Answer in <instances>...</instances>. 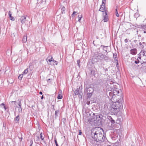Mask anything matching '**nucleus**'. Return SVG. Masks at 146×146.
Instances as JSON below:
<instances>
[{
  "label": "nucleus",
  "mask_w": 146,
  "mask_h": 146,
  "mask_svg": "<svg viewBox=\"0 0 146 146\" xmlns=\"http://www.w3.org/2000/svg\"><path fill=\"white\" fill-rule=\"evenodd\" d=\"M76 13H77L76 12L74 11L73 12V13L72 15V17H73L75 15V14Z\"/></svg>",
  "instance_id": "39"
},
{
  "label": "nucleus",
  "mask_w": 146,
  "mask_h": 146,
  "mask_svg": "<svg viewBox=\"0 0 146 146\" xmlns=\"http://www.w3.org/2000/svg\"><path fill=\"white\" fill-rule=\"evenodd\" d=\"M92 92H88L87 94V95L88 97L90 98L92 95Z\"/></svg>",
  "instance_id": "34"
},
{
  "label": "nucleus",
  "mask_w": 146,
  "mask_h": 146,
  "mask_svg": "<svg viewBox=\"0 0 146 146\" xmlns=\"http://www.w3.org/2000/svg\"><path fill=\"white\" fill-rule=\"evenodd\" d=\"M53 58L52 57L51 58V59H51V60H53Z\"/></svg>",
  "instance_id": "61"
},
{
  "label": "nucleus",
  "mask_w": 146,
  "mask_h": 146,
  "mask_svg": "<svg viewBox=\"0 0 146 146\" xmlns=\"http://www.w3.org/2000/svg\"><path fill=\"white\" fill-rule=\"evenodd\" d=\"M92 90V89L91 88H88V91L89 92H90L91 90L90 89Z\"/></svg>",
  "instance_id": "47"
},
{
  "label": "nucleus",
  "mask_w": 146,
  "mask_h": 146,
  "mask_svg": "<svg viewBox=\"0 0 146 146\" xmlns=\"http://www.w3.org/2000/svg\"><path fill=\"white\" fill-rule=\"evenodd\" d=\"M112 91L114 96H117L119 93V91L117 90H113Z\"/></svg>",
  "instance_id": "16"
},
{
  "label": "nucleus",
  "mask_w": 146,
  "mask_h": 146,
  "mask_svg": "<svg viewBox=\"0 0 146 146\" xmlns=\"http://www.w3.org/2000/svg\"><path fill=\"white\" fill-rule=\"evenodd\" d=\"M61 10L62 11L61 13H62V14L64 13H65V8L64 7H63Z\"/></svg>",
  "instance_id": "28"
},
{
  "label": "nucleus",
  "mask_w": 146,
  "mask_h": 146,
  "mask_svg": "<svg viewBox=\"0 0 146 146\" xmlns=\"http://www.w3.org/2000/svg\"><path fill=\"white\" fill-rule=\"evenodd\" d=\"M100 118V116L97 113H93L92 115L91 116V117L89 121L90 120L91 122H95V121H99Z\"/></svg>",
  "instance_id": "3"
},
{
  "label": "nucleus",
  "mask_w": 146,
  "mask_h": 146,
  "mask_svg": "<svg viewBox=\"0 0 146 146\" xmlns=\"http://www.w3.org/2000/svg\"><path fill=\"white\" fill-rule=\"evenodd\" d=\"M19 109V111H21V109H20V108H18ZM22 111H21V112Z\"/></svg>",
  "instance_id": "58"
},
{
  "label": "nucleus",
  "mask_w": 146,
  "mask_h": 146,
  "mask_svg": "<svg viewBox=\"0 0 146 146\" xmlns=\"http://www.w3.org/2000/svg\"><path fill=\"white\" fill-rule=\"evenodd\" d=\"M62 98V96L61 95L59 94H58V97L57 98L58 99H61Z\"/></svg>",
  "instance_id": "35"
},
{
  "label": "nucleus",
  "mask_w": 146,
  "mask_h": 146,
  "mask_svg": "<svg viewBox=\"0 0 146 146\" xmlns=\"http://www.w3.org/2000/svg\"><path fill=\"white\" fill-rule=\"evenodd\" d=\"M9 83H11V84H12V83H13V81H12V82H9Z\"/></svg>",
  "instance_id": "59"
},
{
  "label": "nucleus",
  "mask_w": 146,
  "mask_h": 146,
  "mask_svg": "<svg viewBox=\"0 0 146 146\" xmlns=\"http://www.w3.org/2000/svg\"><path fill=\"white\" fill-rule=\"evenodd\" d=\"M60 112L59 110H56L55 111V117L56 118L58 116V114Z\"/></svg>",
  "instance_id": "20"
},
{
  "label": "nucleus",
  "mask_w": 146,
  "mask_h": 146,
  "mask_svg": "<svg viewBox=\"0 0 146 146\" xmlns=\"http://www.w3.org/2000/svg\"><path fill=\"white\" fill-rule=\"evenodd\" d=\"M20 20L22 24L25 23L27 21L26 19V16L25 15L21 16L20 18Z\"/></svg>",
  "instance_id": "8"
},
{
  "label": "nucleus",
  "mask_w": 146,
  "mask_h": 146,
  "mask_svg": "<svg viewBox=\"0 0 146 146\" xmlns=\"http://www.w3.org/2000/svg\"><path fill=\"white\" fill-rule=\"evenodd\" d=\"M74 93L75 95H78L79 98H82L83 93L82 89H80V87L77 88L75 91H74Z\"/></svg>",
  "instance_id": "5"
},
{
  "label": "nucleus",
  "mask_w": 146,
  "mask_h": 146,
  "mask_svg": "<svg viewBox=\"0 0 146 146\" xmlns=\"http://www.w3.org/2000/svg\"><path fill=\"white\" fill-rule=\"evenodd\" d=\"M82 15H79L78 16V21L79 22H80V21L81 19V18H82Z\"/></svg>",
  "instance_id": "32"
},
{
  "label": "nucleus",
  "mask_w": 146,
  "mask_h": 146,
  "mask_svg": "<svg viewBox=\"0 0 146 146\" xmlns=\"http://www.w3.org/2000/svg\"><path fill=\"white\" fill-rule=\"evenodd\" d=\"M106 0H102V3L104 4V3H106Z\"/></svg>",
  "instance_id": "42"
},
{
  "label": "nucleus",
  "mask_w": 146,
  "mask_h": 146,
  "mask_svg": "<svg viewBox=\"0 0 146 146\" xmlns=\"http://www.w3.org/2000/svg\"><path fill=\"white\" fill-rule=\"evenodd\" d=\"M39 94H41V95H42V92L40 91L39 92Z\"/></svg>",
  "instance_id": "55"
},
{
  "label": "nucleus",
  "mask_w": 146,
  "mask_h": 146,
  "mask_svg": "<svg viewBox=\"0 0 146 146\" xmlns=\"http://www.w3.org/2000/svg\"><path fill=\"white\" fill-rule=\"evenodd\" d=\"M141 44L143 45L144 46L146 45V43L145 42H143L142 43L141 42Z\"/></svg>",
  "instance_id": "43"
},
{
  "label": "nucleus",
  "mask_w": 146,
  "mask_h": 146,
  "mask_svg": "<svg viewBox=\"0 0 146 146\" xmlns=\"http://www.w3.org/2000/svg\"><path fill=\"white\" fill-rule=\"evenodd\" d=\"M140 54V55H142L143 56L146 57V49L141 50Z\"/></svg>",
  "instance_id": "11"
},
{
  "label": "nucleus",
  "mask_w": 146,
  "mask_h": 146,
  "mask_svg": "<svg viewBox=\"0 0 146 146\" xmlns=\"http://www.w3.org/2000/svg\"><path fill=\"white\" fill-rule=\"evenodd\" d=\"M108 59V57L105 55L100 54V60H107Z\"/></svg>",
  "instance_id": "7"
},
{
  "label": "nucleus",
  "mask_w": 146,
  "mask_h": 146,
  "mask_svg": "<svg viewBox=\"0 0 146 146\" xmlns=\"http://www.w3.org/2000/svg\"><path fill=\"white\" fill-rule=\"evenodd\" d=\"M28 71V68H27L23 72V74H27Z\"/></svg>",
  "instance_id": "27"
},
{
  "label": "nucleus",
  "mask_w": 146,
  "mask_h": 146,
  "mask_svg": "<svg viewBox=\"0 0 146 146\" xmlns=\"http://www.w3.org/2000/svg\"><path fill=\"white\" fill-rule=\"evenodd\" d=\"M23 74H21L19 75L18 77V78L19 80H21L23 78Z\"/></svg>",
  "instance_id": "30"
},
{
  "label": "nucleus",
  "mask_w": 146,
  "mask_h": 146,
  "mask_svg": "<svg viewBox=\"0 0 146 146\" xmlns=\"http://www.w3.org/2000/svg\"><path fill=\"white\" fill-rule=\"evenodd\" d=\"M99 82L100 83H102L103 82L102 81V80H99Z\"/></svg>",
  "instance_id": "50"
},
{
  "label": "nucleus",
  "mask_w": 146,
  "mask_h": 146,
  "mask_svg": "<svg viewBox=\"0 0 146 146\" xmlns=\"http://www.w3.org/2000/svg\"><path fill=\"white\" fill-rule=\"evenodd\" d=\"M46 1V0H45V1H44V0H43L42 1V2H43V1Z\"/></svg>",
  "instance_id": "62"
},
{
  "label": "nucleus",
  "mask_w": 146,
  "mask_h": 146,
  "mask_svg": "<svg viewBox=\"0 0 146 146\" xmlns=\"http://www.w3.org/2000/svg\"><path fill=\"white\" fill-rule=\"evenodd\" d=\"M34 140L36 141H38L39 140L40 138L38 135L34 136Z\"/></svg>",
  "instance_id": "21"
},
{
  "label": "nucleus",
  "mask_w": 146,
  "mask_h": 146,
  "mask_svg": "<svg viewBox=\"0 0 146 146\" xmlns=\"http://www.w3.org/2000/svg\"><path fill=\"white\" fill-rule=\"evenodd\" d=\"M108 119L110 120L111 123L114 124L115 123V121L112 118V117L111 116H108Z\"/></svg>",
  "instance_id": "14"
},
{
  "label": "nucleus",
  "mask_w": 146,
  "mask_h": 146,
  "mask_svg": "<svg viewBox=\"0 0 146 146\" xmlns=\"http://www.w3.org/2000/svg\"><path fill=\"white\" fill-rule=\"evenodd\" d=\"M130 53L133 55H135L137 52V49L136 48L131 49L130 50Z\"/></svg>",
  "instance_id": "9"
},
{
  "label": "nucleus",
  "mask_w": 146,
  "mask_h": 146,
  "mask_svg": "<svg viewBox=\"0 0 146 146\" xmlns=\"http://www.w3.org/2000/svg\"><path fill=\"white\" fill-rule=\"evenodd\" d=\"M139 45L140 47L142 49H143L144 47V46L141 44V42H139Z\"/></svg>",
  "instance_id": "26"
},
{
  "label": "nucleus",
  "mask_w": 146,
  "mask_h": 146,
  "mask_svg": "<svg viewBox=\"0 0 146 146\" xmlns=\"http://www.w3.org/2000/svg\"><path fill=\"white\" fill-rule=\"evenodd\" d=\"M113 93L112 91H111L109 93V96H108L109 98L111 100L112 97L113 96Z\"/></svg>",
  "instance_id": "17"
},
{
  "label": "nucleus",
  "mask_w": 146,
  "mask_h": 146,
  "mask_svg": "<svg viewBox=\"0 0 146 146\" xmlns=\"http://www.w3.org/2000/svg\"><path fill=\"white\" fill-rule=\"evenodd\" d=\"M108 46H105L104 45H101V46H100V47L99 48L100 49V48H101L102 49H103V50L105 51L106 52H108V51L107 50L105 49V48H108Z\"/></svg>",
  "instance_id": "15"
},
{
  "label": "nucleus",
  "mask_w": 146,
  "mask_h": 146,
  "mask_svg": "<svg viewBox=\"0 0 146 146\" xmlns=\"http://www.w3.org/2000/svg\"><path fill=\"white\" fill-rule=\"evenodd\" d=\"M40 137L41 139L42 140H43L44 139V137L43 136H42V132H41L40 135Z\"/></svg>",
  "instance_id": "29"
},
{
  "label": "nucleus",
  "mask_w": 146,
  "mask_h": 146,
  "mask_svg": "<svg viewBox=\"0 0 146 146\" xmlns=\"http://www.w3.org/2000/svg\"><path fill=\"white\" fill-rule=\"evenodd\" d=\"M139 60H137L135 61V62L136 64H137L139 63Z\"/></svg>",
  "instance_id": "40"
},
{
  "label": "nucleus",
  "mask_w": 146,
  "mask_h": 146,
  "mask_svg": "<svg viewBox=\"0 0 146 146\" xmlns=\"http://www.w3.org/2000/svg\"><path fill=\"white\" fill-rule=\"evenodd\" d=\"M80 60H77V64H78V65L79 66V68H80Z\"/></svg>",
  "instance_id": "37"
},
{
  "label": "nucleus",
  "mask_w": 146,
  "mask_h": 146,
  "mask_svg": "<svg viewBox=\"0 0 146 146\" xmlns=\"http://www.w3.org/2000/svg\"><path fill=\"white\" fill-rule=\"evenodd\" d=\"M43 0H37L38 2H39V3H42V1ZM45 0H44V1H45Z\"/></svg>",
  "instance_id": "45"
},
{
  "label": "nucleus",
  "mask_w": 146,
  "mask_h": 146,
  "mask_svg": "<svg viewBox=\"0 0 146 146\" xmlns=\"http://www.w3.org/2000/svg\"><path fill=\"white\" fill-rule=\"evenodd\" d=\"M54 142H55L56 146L58 145V144L57 143V141H56V139L55 138H54Z\"/></svg>",
  "instance_id": "38"
},
{
  "label": "nucleus",
  "mask_w": 146,
  "mask_h": 146,
  "mask_svg": "<svg viewBox=\"0 0 146 146\" xmlns=\"http://www.w3.org/2000/svg\"><path fill=\"white\" fill-rule=\"evenodd\" d=\"M107 49H108L107 48H105V49H106L107 50Z\"/></svg>",
  "instance_id": "63"
},
{
  "label": "nucleus",
  "mask_w": 146,
  "mask_h": 146,
  "mask_svg": "<svg viewBox=\"0 0 146 146\" xmlns=\"http://www.w3.org/2000/svg\"><path fill=\"white\" fill-rule=\"evenodd\" d=\"M52 62L53 63V64L54 65H57L58 64V62L54 60H53Z\"/></svg>",
  "instance_id": "31"
},
{
  "label": "nucleus",
  "mask_w": 146,
  "mask_h": 146,
  "mask_svg": "<svg viewBox=\"0 0 146 146\" xmlns=\"http://www.w3.org/2000/svg\"><path fill=\"white\" fill-rule=\"evenodd\" d=\"M19 103L18 104V105H19V107H17V108H20V109H21V111H22V108L21 107V100H19Z\"/></svg>",
  "instance_id": "22"
},
{
  "label": "nucleus",
  "mask_w": 146,
  "mask_h": 146,
  "mask_svg": "<svg viewBox=\"0 0 146 146\" xmlns=\"http://www.w3.org/2000/svg\"><path fill=\"white\" fill-rule=\"evenodd\" d=\"M32 145H30L29 146H32Z\"/></svg>",
  "instance_id": "64"
},
{
  "label": "nucleus",
  "mask_w": 146,
  "mask_h": 146,
  "mask_svg": "<svg viewBox=\"0 0 146 146\" xmlns=\"http://www.w3.org/2000/svg\"><path fill=\"white\" fill-rule=\"evenodd\" d=\"M27 37L24 36L23 38L22 41L23 42L25 43L27 41Z\"/></svg>",
  "instance_id": "23"
},
{
  "label": "nucleus",
  "mask_w": 146,
  "mask_h": 146,
  "mask_svg": "<svg viewBox=\"0 0 146 146\" xmlns=\"http://www.w3.org/2000/svg\"><path fill=\"white\" fill-rule=\"evenodd\" d=\"M33 66L31 65H29V67L30 68L31 67H32Z\"/></svg>",
  "instance_id": "56"
},
{
  "label": "nucleus",
  "mask_w": 146,
  "mask_h": 146,
  "mask_svg": "<svg viewBox=\"0 0 146 146\" xmlns=\"http://www.w3.org/2000/svg\"><path fill=\"white\" fill-rule=\"evenodd\" d=\"M82 134V132L80 130V131L79 132V135H81Z\"/></svg>",
  "instance_id": "51"
},
{
  "label": "nucleus",
  "mask_w": 146,
  "mask_h": 146,
  "mask_svg": "<svg viewBox=\"0 0 146 146\" xmlns=\"http://www.w3.org/2000/svg\"><path fill=\"white\" fill-rule=\"evenodd\" d=\"M103 130L100 127H95L92 131V136H94L96 141L100 143H103L106 140V137L104 136Z\"/></svg>",
  "instance_id": "1"
},
{
  "label": "nucleus",
  "mask_w": 146,
  "mask_h": 146,
  "mask_svg": "<svg viewBox=\"0 0 146 146\" xmlns=\"http://www.w3.org/2000/svg\"><path fill=\"white\" fill-rule=\"evenodd\" d=\"M1 106H5V104H4V103H2V104H1Z\"/></svg>",
  "instance_id": "52"
},
{
  "label": "nucleus",
  "mask_w": 146,
  "mask_h": 146,
  "mask_svg": "<svg viewBox=\"0 0 146 146\" xmlns=\"http://www.w3.org/2000/svg\"><path fill=\"white\" fill-rule=\"evenodd\" d=\"M33 141L31 140H30V143L31 144L30 145H32V144H33Z\"/></svg>",
  "instance_id": "44"
},
{
  "label": "nucleus",
  "mask_w": 146,
  "mask_h": 146,
  "mask_svg": "<svg viewBox=\"0 0 146 146\" xmlns=\"http://www.w3.org/2000/svg\"><path fill=\"white\" fill-rule=\"evenodd\" d=\"M134 43V46H132L133 47H137L138 46V42L137 40H134L133 41Z\"/></svg>",
  "instance_id": "18"
},
{
  "label": "nucleus",
  "mask_w": 146,
  "mask_h": 146,
  "mask_svg": "<svg viewBox=\"0 0 146 146\" xmlns=\"http://www.w3.org/2000/svg\"><path fill=\"white\" fill-rule=\"evenodd\" d=\"M123 108V105L121 102L113 103L110 107V110L111 113L114 115L117 114L120 111V109Z\"/></svg>",
  "instance_id": "2"
},
{
  "label": "nucleus",
  "mask_w": 146,
  "mask_h": 146,
  "mask_svg": "<svg viewBox=\"0 0 146 146\" xmlns=\"http://www.w3.org/2000/svg\"><path fill=\"white\" fill-rule=\"evenodd\" d=\"M115 13L116 14V15L117 17H119V14H118L117 12V9H115Z\"/></svg>",
  "instance_id": "33"
},
{
  "label": "nucleus",
  "mask_w": 146,
  "mask_h": 146,
  "mask_svg": "<svg viewBox=\"0 0 146 146\" xmlns=\"http://www.w3.org/2000/svg\"><path fill=\"white\" fill-rule=\"evenodd\" d=\"M111 100L113 103L119 102H121L122 97H119L118 95L117 96H113Z\"/></svg>",
  "instance_id": "4"
},
{
  "label": "nucleus",
  "mask_w": 146,
  "mask_h": 146,
  "mask_svg": "<svg viewBox=\"0 0 146 146\" xmlns=\"http://www.w3.org/2000/svg\"><path fill=\"white\" fill-rule=\"evenodd\" d=\"M16 101H11L10 102V104H11V106H13L15 107H16Z\"/></svg>",
  "instance_id": "19"
},
{
  "label": "nucleus",
  "mask_w": 146,
  "mask_h": 146,
  "mask_svg": "<svg viewBox=\"0 0 146 146\" xmlns=\"http://www.w3.org/2000/svg\"><path fill=\"white\" fill-rule=\"evenodd\" d=\"M104 146H111V145H108V142H107V143H106V144L104 145Z\"/></svg>",
  "instance_id": "41"
},
{
  "label": "nucleus",
  "mask_w": 146,
  "mask_h": 146,
  "mask_svg": "<svg viewBox=\"0 0 146 146\" xmlns=\"http://www.w3.org/2000/svg\"><path fill=\"white\" fill-rule=\"evenodd\" d=\"M113 58L115 59V61H116L117 62H118V60H117L116 59V58L117 57V54L116 53H113Z\"/></svg>",
  "instance_id": "24"
},
{
  "label": "nucleus",
  "mask_w": 146,
  "mask_h": 146,
  "mask_svg": "<svg viewBox=\"0 0 146 146\" xmlns=\"http://www.w3.org/2000/svg\"><path fill=\"white\" fill-rule=\"evenodd\" d=\"M19 120V115L17 116L15 119L16 123H17Z\"/></svg>",
  "instance_id": "25"
},
{
  "label": "nucleus",
  "mask_w": 146,
  "mask_h": 146,
  "mask_svg": "<svg viewBox=\"0 0 146 146\" xmlns=\"http://www.w3.org/2000/svg\"><path fill=\"white\" fill-rule=\"evenodd\" d=\"M44 96L43 95L41 97V99L42 100L43 99Z\"/></svg>",
  "instance_id": "53"
},
{
  "label": "nucleus",
  "mask_w": 146,
  "mask_h": 146,
  "mask_svg": "<svg viewBox=\"0 0 146 146\" xmlns=\"http://www.w3.org/2000/svg\"><path fill=\"white\" fill-rule=\"evenodd\" d=\"M128 39H127V38H126L125 40L124 41L125 42L127 43L128 42Z\"/></svg>",
  "instance_id": "46"
},
{
  "label": "nucleus",
  "mask_w": 146,
  "mask_h": 146,
  "mask_svg": "<svg viewBox=\"0 0 146 146\" xmlns=\"http://www.w3.org/2000/svg\"><path fill=\"white\" fill-rule=\"evenodd\" d=\"M103 20L104 21V22H107L108 20V16L107 15V13L106 12H105V15L104 16Z\"/></svg>",
  "instance_id": "13"
},
{
  "label": "nucleus",
  "mask_w": 146,
  "mask_h": 146,
  "mask_svg": "<svg viewBox=\"0 0 146 146\" xmlns=\"http://www.w3.org/2000/svg\"><path fill=\"white\" fill-rule=\"evenodd\" d=\"M62 120V121H63V122L64 123L65 122L66 119L65 118H63Z\"/></svg>",
  "instance_id": "48"
},
{
  "label": "nucleus",
  "mask_w": 146,
  "mask_h": 146,
  "mask_svg": "<svg viewBox=\"0 0 146 146\" xmlns=\"http://www.w3.org/2000/svg\"><path fill=\"white\" fill-rule=\"evenodd\" d=\"M105 3H104V4L102 3V5H101L100 8L99 10L100 11L103 12L104 10H105Z\"/></svg>",
  "instance_id": "10"
},
{
  "label": "nucleus",
  "mask_w": 146,
  "mask_h": 146,
  "mask_svg": "<svg viewBox=\"0 0 146 146\" xmlns=\"http://www.w3.org/2000/svg\"><path fill=\"white\" fill-rule=\"evenodd\" d=\"M100 53H99L97 52L94 53L93 56L92 58L96 61H98L100 60Z\"/></svg>",
  "instance_id": "6"
},
{
  "label": "nucleus",
  "mask_w": 146,
  "mask_h": 146,
  "mask_svg": "<svg viewBox=\"0 0 146 146\" xmlns=\"http://www.w3.org/2000/svg\"><path fill=\"white\" fill-rule=\"evenodd\" d=\"M53 60H51L50 59H49L48 60V61H49V62H51V61H53Z\"/></svg>",
  "instance_id": "49"
},
{
  "label": "nucleus",
  "mask_w": 146,
  "mask_h": 146,
  "mask_svg": "<svg viewBox=\"0 0 146 146\" xmlns=\"http://www.w3.org/2000/svg\"><path fill=\"white\" fill-rule=\"evenodd\" d=\"M12 13L10 11H9V18L11 20L14 21L15 20V19L12 16Z\"/></svg>",
  "instance_id": "12"
},
{
  "label": "nucleus",
  "mask_w": 146,
  "mask_h": 146,
  "mask_svg": "<svg viewBox=\"0 0 146 146\" xmlns=\"http://www.w3.org/2000/svg\"><path fill=\"white\" fill-rule=\"evenodd\" d=\"M141 59V57H139L138 58H137V60H139V59Z\"/></svg>",
  "instance_id": "57"
},
{
  "label": "nucleus",
  "mask_w": 146,
  "mask_h": 146,
  "mask_svg": "<svg viewBox=\"0 0 146 146\" xmlns=\"http://www.w3.org/2000/svg\"><path fill=\"white\" fill-rule=\"evenodd\" d=\"M91 73L92 74L94 75L95 74V71L94 70H92L91 71Z\"/></svg>",
  "instance_id": "36"
},
{
  "label": "nucleus",
  "mask_w": 146,
  "mask_h": 146,
  "mask_svg": "<svg viewBox=\"0 0 146 146\" xmlns=\"http://www.w3.org/2000/svg\"><path fill=\"white\" fill-rule=\"evenodd\" d=\"M3 108H4L5 110H6V109H7V108H6L5 106H3Z\"/></svg>",
  "instance_id": "54"
},
{
  "label": "nucleus",
  "mask_w": 146,
  "mask_h": 146,
  "mask_svg": "<svg viewBox=\"0 0 146 146\" xmlns=\"http://www.w3.org/2000/svg\"><path fill=\"white\" fill-rule=\"evenodd\" d=\"M50 80V79H49L48 80H47V82H48V81Z\"/></svg>",
  "instance_id": "60"
}]
</instances>
